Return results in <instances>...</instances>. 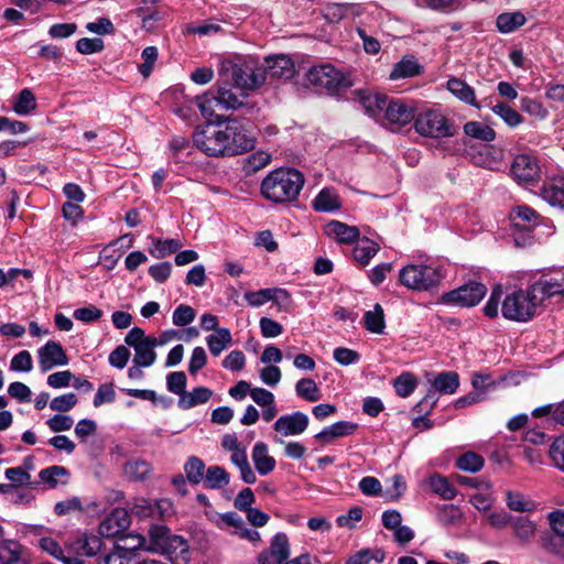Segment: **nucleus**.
Returning <instances> with one entry per match:
<instances>
[{"mask_svg":"<svg viewBox=\"0 0 564 564\" xmlns=\"http://www.w3.org/2000/svg\"><path fill=\"white\" fill-rule=\"evenodd\" d=\"M197 149L208 156H235L248 152L254 147V139L235 118L208 122L193 133Z\"/></svg>","mask_w":564,"mask_h":564,"instance_id":"obj_1","label":"nucleus"},{"mask_svg":"<svg viewBox=\"0 0 564 564\" xmlns=\"http://www.w3.org/2000/svg\"><path fill=\"white\" fill-rule=\"evenodd\" d=\"M305 184L302 172L293 167L271 171L261 182L260 193L274 204H291L297 200Z\"/></svg>","mask_w":564,"mask_h":564,"instance_id":"obj_2","label":"nucleus"},{"mask_svg":"<svg viewBox=\"0 0 564 564\" xmlns=\"http://www.w3.org/2000/svg\"><path fill=\"white\" fill-rule=\"evenodd\" d=\"M218 76L231 82L239 90H257L267 79V68L252 56L238 57L220 63Z\"/></svg>","mask_w":564,"mask_h":564,"instance_id":"obj_3","label":"nucleus"},{"mask_svg":"<svg viewBox=\"0 0 564 564\" xmlns=\"http://www.w3.org/2000/svg\"><path fill=\"white\" fill-rule=\"evenodd\" d=\"M541 308V300L534 296L530 285L527 290H516L508 293L501 303L502 316L512 322L527 323L531 321Z\"/></svg>","mask_w":564,"mask_h":564,"instance_id":"obj_4","label":"nucleus"},{"mask_svg":"<svg viewBox=\"0 0 564 564\" xmlns=\"http://www.w3.org/2000/svg\"><path fill=\"white\" fill-rule=\"evenodd\" d=\"M306 82L317 93L336 95L350 88L354 84L348 74L330 64L313 66L306 73Z\"/></svg>","mask_w":564,"mask_h":564,"instance_id":"obj_5","label":"nucleus"},{"mask_svg":"<svg viewBox=\"0 0 564 564\" xmlns=\"http://www.w3.org/2000/svg\"><path fill=\"white\" fill-rule=\"evenodd\" d=\"M442 274L437 268L423 264H409L399 272L402 285L414 291H430L437 286Z\"/></svg>","mask_w":564,"mask_h":564,"instance_id":"obj_6","label":"nucleus"},{"mask_svg":"<svg viewBox=\"0 0 564 564\" xmlns=\"http://www.w3.org/2000/svg\"><path fill=\"white\" fill-rule=\"evenodd\" d=\"M415 131L426 138L442 139L456 133L454 124L440 111L426 109L416 115Z\"/></svg>","mask_w":564,"mask_h":564,"instance_id":"obj_7","label":"nucleus"},{"mask_svg":"<svg viewBox=\"0 0 564 564\" xmlns=\"http://www.w3.org/2000/svg\"><path fill=\"white\" fill-rule=\"evenodd\" d=\"M290 543L285 533L273 535L270 546L258 556V564H311L308 554H302L289 561Z\"/></svg>","mask_w":564,"mask_h":564,"instance_id":"obj_8","label":"nucleus"},{"mask_svg":"<svg viewBox=\"0 0 564 564\" xmlns=\"http://www.w3.org/2000/svg\"><path fill=\"white\" fill-rule=\"evenodd\" d=\"M247 90H239L234 87L231 82H225L221 77L217 80V95L220 107L226 110L243 109L246 115H256L259 112L254 102L248 100Z\"/></svg>","mask_w":564,"mask_h":564,"instance_id":"obj_9","label":"nucleus"},{"mask_svg":"<svg viewBox=\"0 0 564 564\" xmlns=\"http://www.w3.org/2000/svg\"><path fill=\"white\" fill-rule=\"evenodd\" d=\"M486 293L487 288L485 284L470 281L455 290L444 293L442 302L462 307H471L477 305L484 299Z\"/></svg>","mask_w":564,"mask_h":564,"instance_id":"obj_10","label":"nucleus"},{"mask_svg":"<svg viewBox=\"0 0 564 564\" xmlns=\"http://www.w3.org/2000/svg\"><path fill=\"white\" fill-rule=\"evenodd\" d=\"M530 289L534 296L541 300L542 307L545 300L564 296V273L542 272L539 279L530 284Z\"/></svg>","mask_w":564,"mask_h":564,"instance_id":"obj_11","label":"nucleus"},{"mask_svg":"<svg viewBox=\"0 0 564 564\" xmlns=\"http://www.w3.org/2000/svg\"><path fill=\"white\" fill-rule=\"evenodd\" d=\"M415 108L400 98H390L383 119L391 131H398L402 127L415 120Z\"/></svg>","mask_w":564,"mask_h":564,"instance_id":"obj_12","label":"nucleus"},{"mask_svg":"<svg viewBox=\"0 0 564 564\" xmlns=\"http://www.w3.org/2000/svg\"><path fill=\"white\" fill-rule=\"evenodd\" d=\"M511 173L519 184H531L540 177L539 161L531 154H519L513 159Z\"/></svg>","mask_w":564,"mask_h":564,"instance_id":"obj_13","label":"nucleus"},{"mask_svg":"<svg viewBox=\"0 0 564 564\" xmlns=\"http://www.w3.org/2000/svg\"><path fill=\"white\" fill-rule=\"evenodd\" d=\"M213 390L206 387H197L193 391H186V376L178 371V408L184 410L207 403L213 397Z\"/></svg>","mask_w":564,"mask_h":564,"instance_id":"obj_14","label":"nucleus"},{"mask_svg":"<svg viewBox=\"0 0 564 564\" xmlns=\"http://www.w3.org/2000/svg\"><path fill=\"white\" fill-rule=\"evenodd\" d=\"M131 523V514L124 508H115L99 524V534L105 538L121 535Z\"/></svg>","mask_w":564,"mask_h":564,"instance_id":"obj_15","label":"nucleus"},{"mask_svg":"<svg viewBox=\"0 0 564 564\" xmlns=\"http://www.w3.org/2000/svg\"><path fill=\"white\" fill-rule=\"evenodd\" d=\"M39 366L42 372H47L54 367L66 366L68 357L63 346L54 340H48L37 350Z\"/></svg>","mask_w":564,"mask_h":564,"instance_id":"obj_16","label":"nucleus"},{"mask_svg":"<svg viewBox=\"0 0 564 564\" xmlns=\"http://www.w3.org/2000/svg\"><path fill=\"white\" fill-rule=\"evenodd\" d=\"M308 416L295 411L291 414L281 415L273 424V430L281 436H293L302 434L308 426Z\"/></svg>","mask_w":564,"mask_h":564,"instance_id":"obj_17","label":"nucleus"},{"mask_svg":"<svg viewBox=\"0 0 564 564\" xmlns=\"http://www.w3.org/2000/svg\"><path fill=\"white\" fill-rule=\"evenodd\" d=\"M170 506L166 500H151L143 497L134 498L131 506V514L139 519H160L163 518L167 507Z\"/></svg>","mask_w":564,"mask_h":564,"instance_id":"obj_18","label":"nucleus"},{"mask_svg":"<svg viewBox=\"0 0 564 564\" xmlns=\"http://www.w3.org/2000/svg\"><path fill=\"white\" fill-rule=\"evenodd\" d=\"M325 235L338 243L349 245L359 239L360 231L356 226H349L339 220H330L325 226Z\"/></svg>","mask_w":564,"mask_h":564,"instance_id":"obj_19","label":"nucleus"},{"mask_svg":"<svg viewBox=\"0 0 564 564\" xmlns=\"http://www.w3.org/2000/svg\"><path fill=\"white\" fill-rule=\"evenodd\" d=\"M1 564H29L28 550L15 540H2L0 543Z\"/></svg>","mask_w":564,"mask_h":564,"instance_id":"obj_20","label":"nucleus"},{"mask_svg":"<svg viewBox=\"0 0 564 564\" xmlns=\"http://www.w3.org/2000/svg\"><path fill=\"white\" fill-rule=\"evenodd\" d=\"M263 65L267 68V76L272 78L289 79L294 74L293 61L283 54L267 57Z\"/></svg>","mask_w":564,"mask_h":564,"instance_id":"obj_21","label":"nucleus"},{"mask_svg":"<svg viewBox=\"0 0 564 564\" xmlns=\"http://www.w3.org/2000/svg\"><path fill=\"white\" fill-rule=\"evenodd\" d=\"M70 547L78 556L93 557L100 552L102 540L98 535L83 533L72 542Z\"/></svg>","mask_w":564,"mask_h":564,"instance_id":"obj_22","label":"nucleus"},{"mask_svg":"<svg viewBox=\"0 0 564 564\" xmlns=\"http://www.w3.org/2000/svg\"><path fill=\"white\" fill-rule=\"evenodd\" d=\"M357 424L348 421H338L329 426L324 427L315 435V438L323 444L333 442L336 438L350 435L357 429Z\"/></svg>","mask_w":564,"mask_h":564,"instance_id":"obj_23","label":"nucleus"},{"mask_svg":"<svg viewBox=\"0 0 564 564\" xmlns=\"http://www.w3.org/2000/svg\"><path fill=\"white\" fill-rule=\"evenodd\" d=\"M137 544L132 545H117L115 551L101 556L97 560L96 564H132V558L129 556L130 549L143 547L144 539L140 535L134 536Z\"/></svg>","mask_w":564,"mask_h":564,"instance_id":"obj_24","label":"nucleus"},{"mask_svg":"<svg viewBox=\"0 0 564 564\" xmlns=\"http://www.w3.org/2000/svg\"><path fill=\"white\" fill-rule=\"evenodd\" d=\"M447 89L460 101L470 105L475 108H480L479 102L476 99L475 90L466 82L460 78L453 77L447 80Z\"/></svg>","mask_w":564,"mask_h":564,"instance_id":"obj_25","label":"nucleus"},{"mask_svg":"<svg viewBox=\"0 0 564 564\" xmlns=\"http://www.w3.org/2000/svg\"><path fill=\"white\" fill-rule=\"evenodd\" d=\"M316 212L329 213L340 208V199L336 191L330 187L323 188L312 202Z\"/></svg>","mask_w":564,"mask_h":564,"instance_id":"obj_26","label":"nucleus"},{"mask_svg":"<svg viewBox=\"0 0 564 564\" xmlns=\"http://www.w3.org/2000/svg\"><path fill=\"white\" fill-rule=\"evenodd\" d=\"M431 387L440 393L453 394L459 387V376L455 371H443L429 379Z\"/></svg>","mask_w":564,"mask_h":564,"instance_id":"obj_27","label":"nucleus"},{"mask_svg":"<svg viewBox=\"0 0 564 564\" xmlns=\"http://www.w3.org/2000/svg\"><path fill=\"white\" fill-rule=\"evenodd\" d=\"M513 535L522 543L530 542L536 534V523L528 517H513L511 522Z\"/></svg>","mask_w":564,"mask_h":564,"instance_id":"obj_28","label":"nucleus"},{"mask_svg":"<svg viewBox=\"0 0 564 564\" xmlns=\"http://www.w3.org/2000/svg\"><path fill=\"white\" fill-rule=\"evenodd\" d=\"M389 99L390 98L383 94H368L361 96L360 104L367 115L377 118L381 113L384 115Z\"/></svg>","mask_w":564,"mask_h":564,"instance_id":"obj_29","label":"nucleus"},{"mask_svg":"<svg viewBox=\"0 0 564 564\" xmlns=\"http://www.w3.org/2000/svg\"><path fill=\"white\" fill-rule=\"evenodd\" d=\"M39 477L50 488H55L58 485H66L68 482L69 471L63 466L54 465L42 469Z\"/></svg>","mask_w":564,"mask_h":564,"instance_id":"obj_30","label":"nucleus"},{"mask_svg":"<svg viewBox=\"0 0 564 564\" xmlns=\"http://www.w3.org/2000/svg\"><path fill=\"white\" fill-rule=\"evenodd\" d=\"M276 294L283 295L284 299H290V294L288 291L278 288L262 289L256 292H247L245 294V299L249 305L258 307L269 301H278V299L275 297Z\"/></svg>","mask_w":564,"mask_h":564,"instance_id":"obj_31","label":"nucleus"},{"mask_svg":"<svg viewBox=\"0 0 564 564\" xmlns=\"http://www.w3.org/2000/svg\"><path fill=\"white\" fill-rule=\"evenodd\" d=\"M430 489L444 500H453L457 496V490L453 487L448 479L441 475H432L426 479Z\"/></svg>","mask_w":564,"mask_h":564,"instance_id":"obj_32","label":"nucleus"},{"mask_svg":"<svg viewBox=\"0 0 564 564\" xmlns=\"http://www.w3.org/2000/svg\"><path fill=\"white\" fill-rule=\"evenodd\" d=\"M32 464L26 462L24 466L8 468L4 471L6 478L10 481L13 488H19L28 485H35L37 481L31 480L30 470Z\"/></svg>","mask_w":564,"mask_h":564,"instance_id":"obj_33","label":"nucleus"},{"mask_svg":"<svg viewBox=\"0 0 564 564\" xmlns=\"http://www.w3.org/2000/svg\"><path fill=\"white\" fill-rule=\"evenodd\" d=\"M542 198L553 207L564 209V181H555L543 186Z\"/></svg>","mask_w":564,"mask_h":564,"instance_id":"obj_34","label":"nucleus"},{"mask_svg":"<svg viewBox=\"0 0 564 564\" xmlns=\"http://www.w3.org/2000/svg\"><path fill=\"white\" fill-rule=\"evenodd\" d=\"M527 19L520 11L505 12L497 17V28L501 33H511L522 26Z\"/></svg>","mask_w":564,"mask_h":564,"instance_id":"obj_35","label":"nucleus"},{"mask_svg":"<svg viewBox=\"0 0 564 564\" xmlns=\"http://www.w3.org/2000/svg\"><path fill=\"white\" fill-rule=\"evenodd\" d=\"M378 251L379 245L368 238H365L354 248L352 256L359 264L365 267L369 264L370 260Z\"/></svg>","mask_w":564,"mask_h":564,"instance_id":"obj_36","label":"nucleus"},{"mask_svg":"<svg viewBox=\"0 0 564 564\" xmlns=\"http://www.w3.org/2000/svg\"><path fill=\"white\" fill-rule=\"evenodd\" d=\"M231 333L228 328H219L215 334H212L206 338L209 351L216 357L231 344Z\"/></svg>","mask_w":564,"mask_h":564,"instance_id":"obj_37","label":"nucleus"},{"mask_svg":"<svg viewBox=\"0 0 564 564\" xmlns=\"http://www.w3.org/2000/svg\"><path fill=\"white\" fill-rule=\"evenodd\" d=\"M151 471L148 460H127L123 465L124 476L132 481L144 480Z\"/></svg>","mask_w":564,"mask_h":564,"instance_id":"obj_38","label":"nucleus"},{"mask_svg":"<svg viewBox=\"0 0 564 564\" xmlns=\"http://www.w3.org/2000/svg\"><path fill=\"white\" fill-rule=\"evenodd\" d=\"M464 132L466 135L485 141L490 142L496 138V132L489 126H486L479 121H468L464 124Z\"/></svg>","mask_w":564,"mask_h":564,"instance_id":"obj_39","label":"nucleus"},{"mask_svg":"<svg viewBox=\"0 0 564 564\" xmlns=\"http://www.w3.org/2000/svg\"><path fill=\"white\" fill-rule=\"evenodd\" d=\"M295 392L299 398L308 402H316L322 398L321 390L311 378H302L295 384Z\"/></svg>","mask_w":564,"mask_h":564,"instance_id":"obj_40","label":"nucleus"},{"mask_svg":"<svg viewBox=\"0 0 564 564\" xmlns=\"http://www.w3.org/2000/svg\"><path fill=\"white\" fill-rule=\"evenodd\" d=\"M421 73V66L412 58H402L390 73L391 79H400L416 76Z\"/></svg>","mask_w":564,"mask_h":564,"instance_id":"obj_41","label":"nucleus"},{"mask_svg":"<svg viewBox=\"0 0 564 564\" xmlns=\"http://www.w3.org/2000/svg\"><path fill=\"white\" fill-rule=\"evenodd\" d=\"M365 327L373 334H382L386 328L383 308L376 304L372 311L364 315Z\"/></svg>","mask_w":564,"mask_h":564,"instance_id":"obj_42","label":"nucleus"},{"mask_svg":"<svg viewBox=\"0 0 564 564\" xmlns=\"http://www.w3.org/2000/svg\"><path fill=\"white\" fill-rule=\"evenodd\" d=\"M506 502L510 510L517 512H533L536 509V503L519 491H507Z\"/></svg>","mask_w":564,"mask_h":564,"instance_id":"obj_43","label":"nucleus"},{"mask_svg":"<svg viewBox=\"0 0 564 564\" xmlns=\"http://www.w3.org/2000/svg\"><path fill=\"white\" fill-rule=\"evenodd\" d=\"M539 215L534 209L528 206H519L514 209L512 219L514 226L521 227L522 229H529L530 227L538 224Z\"/></svg>","mask_w":564,"mask_h":564,"instance_id":"obj_44","label":"nucleus"},{"mask_svg":"<svg viewBox=\"0 0 564 564\" xmlns=\"http://www.w3.org/2000/svg\"><path fill=\"white\" fill-rule=\"evenodd\" d=\"M205 487L210 489H219L229 484V475L219 466H212L205 474Z\"/></svg>","mask_w":564,"mask_h":564,"instance_id":"obj_45","label":"nucleus"},{"mask_svg":"<svg viewBox=\"0 0 564 564\" xmlns=\"http://www.w3.org/2000/svg\"><path fill=\"white\" fill-rule=\"evenodd\" d=\"M195 105L199 109L202 116L212 121L215 116L217 106H220L218 101V95L213 93H205L202 96L195 98Z\"/></svg>","mask_w":564,"mask_h":564,"instance_id":"obj_46","label":"nucleus"},{"mask_svg":"<svg viewBox=\"0 0 564 564\" xmlns=\"http://www.w3.org/2000/svg\"><path fill=\"white\" fill-rule=\"evenodd\" d=\"M271 161V155L265 151H257L250 154L245 163L243 171L246 174H254L261 169L265 167Z\"/></svg>","mask_w":564,"mask_h":564,"instance_id":"obj_47","label":"nucleus"},{"mask_svg":"<svg viewBox=\"0 0 564 564\" xmlns=\"http://www.w3.org/2000/svg\"><path fill=\"white\" fill-rule=\"evenodd\" d=\"M133 364L137 366L150 367L156 358L154 344L150 340L143 341V345L134 348Z\"/></svg>","mask_w":564,"mask_h":564,"instance_id":"obj_48","label":"nucleus"},{"mask_svg":"<svg viewBox=\"0 0 564 564\" xmlns=\"http://www.w3.org/2000/svg\"><path fill=\"white\" fill-rule=\"evenodd\" d=\"M35 108H36V99H35L34 94L30 89L24 88L19 94V96L13 105L14 112L18 115L24 116V115H29Z\"/></svg>","mask_w":564,"mask_h":564,"instance_id":"obj_49","label":"nucleus"},{"mask_svg":"<svg viewBox=\"0 0 564 564\" xmlns=\"http://www.w3.org/2000/svg\"><path fill=\"white\" fill-rule=\"evenodd\" d=\"M393 387L399 397L408 398L416 388L415 376L411 372H404L394 379Z\"/></svg>","mask_w":564,"mask_h":564,"instance_id":"obj_50","label":"nucleus"},{"mask_svg":"<svg viewBox=\"0 0 564 564\" xmlns=\"http://www.w3.org/2000/svg\"><path fill=\"white\" fill-rule=\"evenodd\" d=\"M492 111L511 128H514L522 122V116L505 102H499L494 106Z\"/></svg>","mask_w":564,"mask_h":564,"instance_id":"obj_51","label":"nucleus"},{"mask_svg":"<svg viewBox=\"0 0 564 564\" xmlns=\"http://www.w3.org/2000/svg\"><path fill=\"white\" fill-rule=\"evenodd\" d=\"M84 509L82 499L78 497H72L56 502L54 506V513L58 517H64L75 512H82Z\"/></svg>","mask_w":564,"mask_h":564,"instance_id":"obj_52","label":"nucleus"},{"mask_svg":"<svg viewBox=\"0 0 564 564\" xmlns=\"http://www.w3.org/2000/svg\"><path fill=\"white\" fill-rule=\"evenodd\" d=\"M78 402V399L75 393L68 392L58 397H55L50 402V408L52 411L65 413L70 411Z\"/></svg>","mask_w":564,"mask_h":564,"instance_id":"obj_53","label":"nucleus"},{"mask_svg":"<svg viewBox=\"0 0 564 564\" xmlns=\"http://www.w3.org/2000/svg\"><path fill=\"white\" fill-rule=\"evenodd\" d=\"M141 57L143 63L138 66L140 74L148 78L152 70L153 66L158 59V48L155 46H148L142 51Z\"/></svg>","mask_w":564,"mask_h":564,"instance_id":"obj_54","label":"nucleus"},{"mask_svg":"<svg viewBox=\"0 0 564 564\" xmlns=\"http://www.w3.org/2000/svg\"><path fill=\"white\" fill-rule=\"evenodd\" d=\"M503 291L500 285H497L492 289L491 294L487 303L485 304L482 311L485 315L489 318H495L499 314V306L501 305Z\"/></svg>","mask_w":564,"mask_h":564,"instance_id":"obj_55","label":"nucleus"},{"mask_svg":"<svg viewBox=\"0 0 564 564\" xmlns=\"http://www.w3.org/2000/svg\"><path fill=\"white\" fill-rule=\"evenodd\" d=\"M463 513L455 505H445L438 511V520L444 525L456 524L462 520Z\"/></svg>","mask_w":564,"mask_h":564,"instance_id":"obj_56","label":"nucleus"},{"mask_svg":"<svg viewBox=\"0 0 564 564\" xmlns=\"http://www.w3.org/2000/svg\"><path fill=\"white\" fill-rule=\"evenodd\" d=\"M184 470L188 481L198 484L205 477L204 460H187V463L184 465Z\"/></svg>","mask_w":564,"mask_h":564,"instance_id":"obj_57","label":"nucleus"},{"mask_svg":"<svg viewBox=\"0 0 564 564\" xmlns=\"http://www.w3.org/2000/svg\"><path fill=\"white\" fill-rule=\"evenodd\" d=\"M333 357L335 361L341 366H349L357 364L360 359V355L358 351L346 348V347H337L334 349Z\"/></svg>","mask_w":564,"mask_h":564,"instance_id":"obj_58","label":"nucleus"},{"mask_svg":"<svg viewBox=\"0 0 564 564\" xmlns=\"http://www.w3.org/2000/svg\"><path fill=\"white\" fill-rule=\"evenodd\" d=\"M33 368L32 356L28 350L18 352L10 362L12 371L29 372Z\"/></svg>","mask_w":564,"mask_h":564,"instance_id":"obj_59","label":"nucleus"},{"mask_svg":"<svg viewBox=\"0 0 564 564\" xmlns=\"http://www.w3.org/2000/svg\"><path fill=\"white\" fill-rule=\"evenodd\" d=\"M221 445L225 449L232 452L231 458H247V451L240 445L235 434L224 435Z\"/></svg>","mask_w":564,"mask_h":564,"instance_id":"obj_60","label":"nucleus"},{"mask_svg":"<svg viewBox=\"0 0 564 564\" xmlns=\"http://www.w3.org/2000/svg\"><path fill=\"white\" fill-rule=\"evenodd\" d=\"M116 400V392L111 383H104L99 386L97 393L95 394L93 404L95 408H99L105 403H112Z\"/></svg>","mask_w":564,"mask_h":564,"instance_id":"obj_61","label":"nucleus"},{"mask_svg":"<svg viewBox=\"0 0 564 564\" xmlns=\"http://www.w3.org/2000/svg\"><path fill=\"white\" fill-rule=\"evenodd\" d=\"M223 367L231 371H240L245 368L246 356L241 350H232L221 362Z\"/></svg>","mask_w":564,"mask_h":564,"instance_id":"obj_62","label":"nucleus"},{"mask_svg":"<svg viewBox=\"0 0 564 564\" xmlns=\"http://www.w3.org/2000/svg\"><path fill=\"white\" fill-rule=\"evenodd\" d=\"M76 50L82 54L98 53L104 50V41L99 37H83L77 41Z\"/></svg>","mask_w":564,"mask_h":564,"instance_id":"obj_63","label":"nucleus"},{"mask_svg":"<svg viewBox=\"0 0 564 564\" xmlns=\"http://www.w3.org/2000/svg\"><path fill=\"white\" fill-rule=\"evenodd\" d=\"M259 325L261 334L265 338L278 337L283 333V326L279 322L269 317H261Z\"/></svg>","mask_w":564,"mask_h":564,"instance_id":"obj_64","label":"nucleus"}]
</instances>
